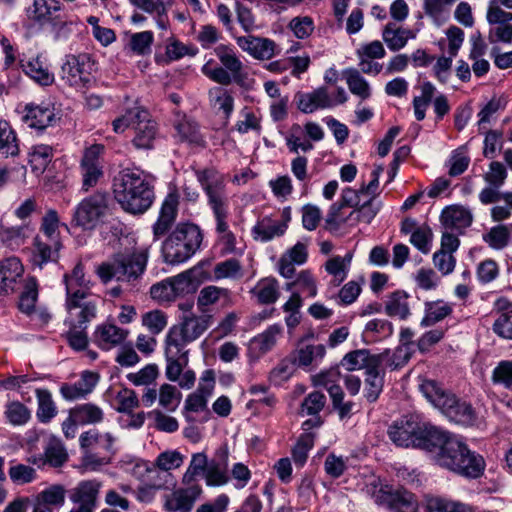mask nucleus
Returning <instances> with one entry per match:
<instances>
[{
  "instance_id": "obj_19",
  "label": "nucleus",
  "mask_w": 512,
  "mask_h": 512,
  "mask_svg": "<svg viewBox=\"0 0 512 512\" xmlns=\"http://www.w3.org/2000/svg\"><path fill=\"white\" fill-rule=\"evenodd\" d=\"M281 334L282 326L279 324H274L269 326L262 333L253 337L248 345L249 357L257 360L272 350Z\"/></svg>"
},
{
  "instance_id": "obj_7",
  "label": "nucleus",
  "mask_w": 512,
  "mask_h": 512,
  "mask_svg": "<svg viewBox=\"0 0 512 512\" xmlns=\"http://www.w3.org/2000/svg\"><path fill=\"white\" fill-rule=\"evenodd\" d=\"M211 320L210 315H184L178 324L169 329L165 343L186 349L189 343L197 340L211 326Z\"/></svg>"
},
{
  "instance_id": "obj_11",
  "label": "nucleus",
  "mask_w": 512,
  "mask_h": 512,
  "mask_svg": "<svg viewBox=\"0 0 512 512\" xmlns=\"http://www.w3.org/2000/svg\"><path fill=\"white\" fill-rule=\"evenodd\" d=\"M104 145L94 144L86 148L80 163L82 188L88 191L94 187L103 176L102 154Z\"/></svg>"
},
{
  "instance_id": "obj_59",
  "label": "nucleus",
  "mask_w": 512,
  "mask_h": 512,
  "mask_svg": "<svg viewBox=\"0 0 512 512\" xmlns=\"http://www.w3.org/2000/svg\"><path fill=\"white\" fill-rule=\"evenodd\" d=\"M182 394L173 385L163 384L159 389V405L168 412H174L179 407Z\"/></svg>"
},
{
  "instance_id": "obj_49",
  "label": "nucleus",
  "mask_w": 512,
  "mask_h": 512,
  "mask_svg": "<svg viewBox=\"0 0 512 512\" xmlns=\"http://www.w3.org/2000/svg\"><path fill=\"white\" fill-rule=\"evenodd\" d=\"M392 488L383 483L381 479L375 475L369 476L364 484L363 491L374 499L375 503L384 505Z\"/></svg>"
},
{
  "instance_id": "obj_43",
  "label": "nucleus",
  "mask_w": 512,
  "mask_h": 512,
  "mask_svg": "<svg viewBox=\"0 0 512 512\" xmlns=\"http://www.w3.org/2000/svg\"><path fill=\"white\" fill-rule=\"evenodd\" d=\"M71 411L79 425L98 424L104 418L103 410L93 403L77 405Z\"/></svg>"
},
{
  "instance_id": "obj_37",
  "label": "nucleus",
  "mask_w": 512,
  "mask_h": 512,
  "mask_svg": "<svg viewBox=\"0 0 512 512\" xmlns=\"http://www.w3.org/2000/svg\"><path fill=\"white\" fill-rule=\"evenodd\" d=\"M384 505L391 512H416L417 510V503L413 494L405 490H391Z\"/></svg>"
},
{
  "instance_id": "obj_50",
  "label": "nucleus",
  "mask_w": 512,
  "mask_h": 512,
  "mask_svg": "<svg viewBox=\"0 0 512 512\" xmlns=\"http://www.w3.org/2000/svg\"><path fill=\"white\" fill-rule=\"evenodd\" d=\"M153 41L154 35L151 31L133 33L125 45V50L137 55H148L151 53Z\"/></svg>"
},
{
  "instance_id": "obj_58",
  "label": "nucleus",
  "mask_w": 512,
  "mask_h": 512,
  "mask_svg": "<svg viewBox=\"0 0 512 512\" xmlns=\"http://www.w3.org/2000/svg\"><path fill=\"white\" fill-rule=\"evenodd\" d=\"M214 278L219 279H240L243 276V270L239 260L230 258L219 262L213 269Z\"/></svg>"
},
{
  "instance_id": "obj_53",
  "label": "nucleus",
  "mask_w": 512,
  "mask_h": 512,
  "mask_svg": "<svg viewBox=\"0 0 512 512\" xmlns=\"http://www.w3.org/2000/svg\"><path fill=\"white\" fill-rule=\"evenodd\" d=\"M325 347L323 345H306L300 347L295 354L294 363L300 367H308L320 360L325 355Z\"/></svg>"
},
{
  "instance_id": "obj_14",
  "label": "nucleus",
  "mask_w": 512,
  "mask_h": 512,
  "mask_svg": "<svg viewBox=\"0 0 512 512\" xmlns=\"http://www.w3.org/2000/svg\"><path fill=\"white\" fill-rule=\"evenodd\" d=\"M188 487L180 488L165 497L164 509L167 512H190L196 500L202 494L200 485L191 483Z\"/></svg>"
},
{
  "instance_id": "obj_31",
  "label": "nucleus",
  "mask_w": 512,
  "mask_h": 512,
  "mask_svg": "<svg viewBox=\"0 0 512 512\" xmlns=\"http://www.w3.org/2000/svg\"><path fill=\"white\" fill-rule=\"evenodd\" d=\"M198 273L199 270L197 268H191L176 276L169 277L176 298L194 293L197 290L200 284Z\"/></svg>"
},
{
  "instance_id": "obj_54",
  "label": "nucleus",
  "mask_w": 512,
  "mask_h": 512,
  "mask_svg": "<svg viewBox=\"0 0 512 512\" xmlns=\"http://www.w3.org/2000/svg\"><path fill=\"white\" fill-rule=\"evenodd\" d=\"M211 104L222 110L228 118L234 109V98L229 91L222 87H213L208 92Z\"/></svg>"
},
{
  "instance_id": "obj_62",
  "label": "nucleus",
  "mask_w": 512,
  "mask_h": 512,
  "mask_svg": "<svg viewBox=\"0 0 512 512\" xmlns=\"http://www.w3.org/2000/svg\"><path fill=\"white\" fill-rule=\"evenodd\" d=\"M202 73L215 83L220 85H230L235 82V77L222 66L215 65L213 60H209L202 67Z\"/></svg>"
},
{
  "instance_id": "obj_40",
  "label": "nucleus",
  "mask_w": 512,
  "mask_h": 512,
  "mask_svg": "<svg viewBox=\"0 0 512 512\" xmlns=\"http://www.w3.org/2000/svg\"><path fill=\"white\" fill-rule=\"evenodd\" d=\"M351 261V253H347L344 257L334 256L326 261L325 270L333 276V282L336 286L340 285L347 278Z\"/></svg>"
},
{
  "instance_id": "obj_42",
  "label": "nucleus",
  "mask_w": 512,
  "mask_h": 512,
  "mask_svg": "<svg viewBox=\"0 0 512 512\" xmlns=\"http://www.w3.org/2000/svg\"><path fill=\"white\" fill-rule=\"evenodd\" d=\"M66 490L62 485H51L37 495V505L44 508H61L65 503Z\"/></svg>"
},
{
  "instance_id": "obj_48",
  "label": "nucleus",
  "mask_w": 512,
  "mask_h": 512,
  "mask_svg": "<svg viewBox=\"0 0 512 512\" xmlns=\"http://www.w3.org/2000/svg\"><path fill=\"white\" fill-rule=\"evenodd\" d=\"M53 157V149L49 145L40 144L32 148L29 163L33 172L42 174Z\"/></svg>"
},
{
  "instance_id": "obj_20",
  "label": "nucleus",
  "mask_w": 512,
  "mask_h": 512,
  "mask_svg": "<svg viewBox=\"0 0 512 512\" xmlns=\"http://www.w3.org/2000/svg\"><path fill=\"white\" fill-rule=\"evenodd\" d=\"M135 117H138V121L134 126L133 144L138 149H151L157 135L156 122L151 119L149 112L145 109Z\"/></svg>"
},
{
  "instance_id": "obj_61",
  "label": "nucleus",
  "mask_w": 512,
  "mask_h": 512,
  "mask_svg": "<svg viewBox=\"0 0 512 512\" xmlns=\"http://www.w3.org/2000/svg\"><path fill=\"white\" fill-rule=\"evenodd\" d=\"M491 381L495 385L512 391V359L501 360L493 369Z\"/></svg>"
},
{
  "instance_id": "obj_5",
  "label": "nucleus",
  "mask_w": 512,
  "mask_h": 512,
  "mask_svg": "<svg viewBox=\"0 0 512 512\" xmlns=\"http://www.w3.org/2000/svg\"><path fill=\"white\" fill-rule=\"evenodd\" d=\"M424 397L439 409L450 421L464 426H472L477 415L471 404L460 401L454 394L444 390L433 380H424L420 385Z\"/></svg>"
},
{
  "instance_id": "obj_6",
  "label": "nucleus",
  "mask_w": 512,
  "mask_h": 512,
  "mask_svg": "<svg viewBox=\"0 0 512 512\" xmlns=\"http://www.w3.org/2000/svg\"><path fill=\"white\" fill-rule=\"evenodd\" d=\"M147 261V250L128 255L119 254L112 262L101 264L97 268V274L104 283H108L113 278L118 281L132 282L144 273Z\"/></svg>"
},
{
  "instance_id": "obj_38",
  "label": "nucleus",
  "mask_w": 512,
  "mask_h": 512,
  "mask_svg": "<svg viewBox=\"0 0 512 512\" xmlns=\"http://www.w3.org/2000/svg\"><path fill=\"white\" fill-rule=\"evenodd\" d=\"M380 367H374L365 372L364 397L370 403L375 402L381 394L384 386V372Z\"/></svg>"
},
{
  "instance_id": "obj_47",
  "label": "nucleus",
  "mask_w": 512,
  "mask_h": 512,
  "mask_svg": "<svg viewBox=\"0 0 512 512\" xmlns=\"http://www.w3.org/2000/svg\"><path fill=\"white\" fill-rule=\"evenodd\" d=\"M38 299V284L34 277H30L24 282V289L19 297L18 307L21 312L29 315L34 312Z\"/></svg>"
},
{
  "instance_id": "obj_35",
  "label": "nucleus",
  "mask_w": 512,
  "mask_h": 512,
  "mask_svg": "<svg viewBox=\"0 0 512 512\" xmlns=\"http://www.w3.org/2000/svg\"><path fill=\"white\" fill-rule=\"evenodd\" d=\"M24 72L37 83L48 86L54 82V75L40 56L31 58L22 64Z\"/></svg>"
},
{
  "instance_id": "obj_56",
  "label": "nucleus",
  "mask_w": 512,
  "mask_h": 512,
  "mask_svg": "<svg viewBox=\"0 0 512 512\" xmlns=\"http://www.w3.org/2000/svg\"><path fill=\"white\" fill-rule=\"evenodd\" d=\"M342 200L347 207H358L359 205L376 202L377 198L361 185L357 190L350 187L343 189Z\"/></svg>"
},
{
  "instance_id": "obj_17",
  "label": "nucleus",
  "mask_w": 512,
  "mask_h": 512,
  "mask_svg": "<svg viewBox=\"0 0 512 512\" xmlns=\"http://www.w3.org/2000/svg\"><path fill=\"white\" fill-rule=\"evenodd\" d=\"M24 267L17 257H9L0 261V296L13 293L20 283Z\"/></svg>"
},
{
  "instance_id": "obj_34",
  "label": "nucleus",
  "mask_w": 512,
  "mask_h": 512,
  "mask_svg": "<svg viewBox=\"0 0 512 512\" xmlns=\"http://www.w3.org/2000/svg\"><path fill=\"white\" fill-rule=\"evenodd\" d=\"M413 37L414 35L411 30L396 27L392 23H388L382 31L383 41L391 51H398L404 48L408 40Z\"/></svg>"
},
{
  "instance_id": "obj_44",
  "label": "nucleus",
  "mask_w": 512,
  "mask_h": 512,
  "mask_svg": "<svg viewBox=\"0 0 512 512\" xmlns=\"http://www.w3.org/2000/svg\"><path fill=\"white\" fill-rule=\"evenodd\" d=\"M346 83L350 92L362 100L371 96V88L367 80L360 74L359 70L349 68L344 71Z\"/></svg>"
},
{
  "instance_id": "obj_30",
  "label": "nucleus",
  "mask_w": 512,
  "mask_h": 512,
  "mask_svg": "<svg viewBox=\"0 0 512 512\" xmlns=\"http://www.w3.org/2000/svg\"><path fill=\"white\" fill-rule=\"evenodd\" d=\"M23 122L30 128L45 129L55 120L54 109L43 105H27Z\"/></svg>"
},
{
  "instance_id": "obj_39",
  "label": "nucleus",
  "mask_w": 512,
  "mask_h": 512,
  "mask_svg": "<svg viewBox=\"0 0 512 512\" xmlns=\"http://www.w3.org/2000/svg\"><path fill=\"white\" fill-rule=\"evenodd\" d=\"M385 312L387 315L398 317L401 320L408 318L410 315L408 295L404 291L391 293L385 304Z\"/></svg>"
},
{
  "instance_id": "obj_36",
  "label": "nucleus",
  "mask_w": 512,
  "mask_h": 512,
  "mask_svg": "<svg viewBox=\"0 0 512 512\" xmlns=\"http://www.w3.org/2000/svg\"><path fill=\"white\" fill-rule=\"evenodd\" d=\"M215 54L226 70L235 77V83L242 82L243 63L236 56L233 49L226 45H219L215 48Z\"/></svg>"
},
{
  "instance_id": "obj_23",
  "label": "nucleus",
  "mask_w": 512,
  "mask_h": 512,
  "mask_svg": "<svg viewBox=\"0 0 512 512\" xmlns=\"http://www.w3.org/2000/svg\"><path fill=\"white\" fill-rule=\"evenodd\" d=\"M382 362V354H371L366 349H360L347 353L341 360V366L347 371L365 369L366 372L374 367H380Z\"/></svg>"
},
{
  "instance_id": "obj_55",
  "label": "nucleus",
  "mask_w": 512,
  "mask_h": 512,
  "mask_svg": "<svg viewBox=\"0 0 512 512\" xmlns=\"http://www.w3.org/2000/svg\"><path fill=\"white\" fill-rule=\"evenodd\" d=\"M451 312L452 308L447 303L440 301L426 303L425 316L421 321V325L423 327L434 325L446 318Z\"/></svg>"
},
{
  "instance_id": "obj_45",
  "label": "nucleus",
  "mask_w": 512,
  "mask_h": 512,
  "mask_svg": "<svg viewBox=\"0 0 512 512\" xmlns=\"http://www.w3.org/2000/svg\"><path fill=\"white\" fill-rule=\"evenodd\" d=\"M38 402L37 418L41 423H48L57 415V407L47 389H36Z\"/></svg>"
},
{
  "instance_id": "obj_8",
  "label": "nucleus",
  "mask_w": 512,
  "mask_h": 512,
  "mask_svg": "<svg viewBox=\"0 0 512 512\" xmlns=\"http://www.w3.org/2000/svg\"><path fill=\"white\" fill-rule=\"evenodd\" d=\"M109 212V195L96 192L75 207L72 224L85 230L94 229Z\"/></svg>"
},
{
  "instance_id": "obj_33",
  "label": "nucleus",
  "mask_w": 512,
  "mask_h": 512,
  "mask_svg": "<svg viewBox=\"0 0 512 512\" xmlns=\"http://www.w3.org/2000/svg\"><path fill=\"white\" fill-rule=\"evenodd\" d=\"M441 221L448 228L462 229L471 225L472 214L465 207L454 205L442 211Z\"/></svg>"
},
{
  "instance_id": "obj_57",
  "label": "nucleus",
  "mask_w": 512,
  "mask_h": 512,
  "mask_svg": "<svg viewBox=\"0 0 512 512\" xmlns=\"http://www.w3.org/2000/svg\"><path fill=\"white\" fill-rule=\"evenodd\" d=\"M175 128L181 141L196 145H202L204 143L198 125L194 121L183 118L176 124Z\"/></svg>"
},
{
  "instance_id": "obj_51",
  "label": "nucleus",
  "mask_w": 512,
  "mask_h": 512,
  "mask_svg": "<svg viewBox=\"0 0 512 512\" xmlns=\"http://www.w3.org/2000/svg\"><path fill=\"white\" fill-rule=\"evenodd\" d=\"M420 89L421 95L413 99L414 114L418 121L425 118L426 109L436 93V87L429 81L423 82Z\"/></svg>"
},
{
  "instance_id": "obj_26",
  "label": "nucleus",
  "mask_w": 512,
  "mask_h": 512,
  "mask_svg": "<svg viewBox=\"0 0 512 512\" xmlns=\"http://www.w3.org/2000/svg\"><path fill=\"white\" fill-rule=\"evenodd\" d=\"M61 244L59 240H48L38 235L34 238L32 262L42 268L49 262L57 261Z\"/></svg>"
},
{
  "instance_id": "obj_27",
  "label": "nucleus",
  "mask_w": 512,
  "mask_h": 512,
  "mask_svg": "<svg viewBox=\"0 0 512 512\" xmlns=\"http://www.w3.org/2000/svg\"><path fill=\"white\" fill-rule=\"evenodd\" d=\"M98 382V375L94 372L85 371L81 378L74 384H65L60 388L62 396L66 400H77L90 394Z\"/></svg>"
},
{
  "instance_id": "obj_63",
  "label": "nucleus",
  "mask_w": 512,
  "mask_h": 512,
  "mask_svg": "<svg viewBox=\"0 0 512 512\" xmlns=\"http://www.w3.org/2000/svg\"><path fill=\"white\" fill-rule=\"evenodd\" d=\"M5 416L8 422L14 426L26 424L30 417V410L21 402L13 401L6 405Z\"/></svg>"
},
{
  "instance_id": "obj_41",
  "label": "nucleus",
  "mask_w": 512,
  "mask_h": 512,
  "mask_svg": "<svg viewBox=\"0 0 512 512\" xmlns=\"http://www.w3.org/2000/svg\"><path fill=\"white\" fill-rule=\"evenodd\" d=\"M261 304H271L279 297L278 282L274 278L261 279L250 291Z\"/></svg>"
},
{
  "instance_id": "obj_2",
  "label": "nucleus",
  "mask_w": 512,
  "mask_h": 512,
  "mask_svg": "<svg viewBox=\"0 0 512 512\" xmlns=\"http://www.w3.org/2000/svg\"><path fill=\"white\" fill-rule=\"evenodd\" d=\"M113 193L120 206L131 214H142L153 203L154 192L140 170L124 169L113 181Z\"/></svg>"
},
{
  "instance_id": "obj_46",
  "label": "nucleus",
  "mask_w": 512,
  "mask_h": 512,
  "mask_svg": "<svg viewBox=\"0 0 512 512\" xmlns=\"http://www.w3.org/2000/svg\"><path fill=\"white\" fill-rule=\"evenodd\" d=\"M220 299L230 300V291L226 288L209 285L202 288L197 297V306L200 311L205 312L206 307L217 303Z\"/></svg>"
},
{
  "instance_id": "obj_9",
  "label": "nucleus",
  "mask_w": 512,
  "mask_h": 512,
  "mask_svg": "<svg viewBox=\"0 0 512 512\" xmlns=\"http://www.w3.org/2000/svg\"><path fill=\"white\" fill-rule=\"evenodd\" d=\"M93 66L87 53L67 55L61 68V78L72 87H86L91 82Z\"/></svg>"
},
{
  "instance_id": "obj_13",
  "label": "nucleus",
  "mask_w": 512,
  "mask_h": 512,
  "mask_svg": "<svg viewBox=\"0 0 512 512\" xmlns=\"http://www.w3.org/2000/svg\"><path fill=\"white\" fill-rule=\"evenodd\" d=\"M421 422L416 416H404L395 421L388 430L390 440L400 447H415Z\"/></svg>"
},
{
  "instance_id": "obj_25",
  "label": "nucleus",
  "mask_w": 512,
  "mask_h": 512,
  "mask_svg": "<svg viewBox=\"0 0 512 512\" xmlns=\"http://www.w3.org/2000/svg\"><path fill=\"white\" fill-rule=\"evenodd\" d=\"M128 336V330L114 324L99 325L94 332V342L102 350H111L120 345Z\"/></svg>"
},
{
  "instance_id": "obj_12",
  "label": "nucleus",
  "mask_w": 512,
  "mask_h": 512,
  "mask_svg": "<svg viewBox=\"0 0 512 512\" xmlns=\"http://www.w3.org/2000/svg\"><path fill=\"white\" fill-rule=\"evenodd\" d=\"M453 436L454 434L429 423H421L415 447L433 454L434 460L437 462V457L444 451V447L448 445V441H450Z\"/></svg>"
},
{
  "instance_id": "obj_52",
  "label": "nucleus",
  "mask_w": 512,
  "mask_h": 512,
  "mask_svg": "<svg viewBox=\"0 0 512 512\" xmlns=\"http://www.w3.org/2000/svg\"><path fill=\"white\" fill-rule=\"evenodd\" d=\"M18 152L15 132L7 121L0 120V153L6 156H15Z\"/></svg>"
},
{
  "instance_id": "obj_22",
  "label": "nucleus",
  "mask_w": 512,
  "mask_h": 512,
  "mask_svg": "<svg viewBox=\"0 0 512 512\" xmlns=\"http://www.w3.org/2000/svg\"><path fill=\"white\" fill-rule=\"evenodd\" d=\"M297 107L303 113H313L318 109H327L334 106L326 87H319L310 93H298Z\"/></svg>"
},
{
  "instance_id": "obj_21",
  "label": "nucleus",
  "mask_w": 512,
  "mask_h": 512,
  "mask_svg": "<svg viewBox=\"0 0 512 512\" xmlns=\"http://www.w3.org/2000/svg\"><path fill=\"white\" fill-rule=\"evenodd\" d=\"M101 486L102 484L98 480H83L71 490L70 500L74 504L94 511L97 506Z\"/></svg>"
},
{
  "instance_id": "obj_1",
  "label": "nucleus",
  "mask_w": 512,
  "mask_h": 512,
  "mask_svg": "<svg viewBox=\"0 0 512 512\" xmlns=\"http://www.w3.org/2000/svg\"><path fill=\"white\" fill-rule=\"evenodd\" d=\"M195 175L205 193L207 205L215 219V232L217 243L221 247V253L223 255L241 254L242 251L236 246V236L229 228L230 202L224 175L215 169L197 170Z\"/></svg>"
},
{
  "instance_id": "obj_10",
  "label": "nucleus",
  "mask_w": 512,
  "mask_h": 512,
  "mask_svg": "<svg viewBox=\"0 0 512 512\" xmlns=\"http://www.w3.org/2000/svg\"><path fill=\"white\" fill-rule=\"evenodd\" d=\"M68 316L65 323L69 327H86L97 314V302L88 295L66 297Z\"/></svg>"
},
{
  "instance_id": "obj_60",
  "label": "nucleus",
  "mask_w": 512,
  "mask_h": 512,
  "mask_svg": "<svg viewBox=\"0 0 512 512\" xmlns=\"http://www.w3.org/2000/svg\"><path fill=\"white\" fill-rule=\"evenodd\" d=\"M58 10V2L54 0H34L33 4L27 9V15L32 20L42 22L45 21L52 12Z\"/></svg>"
},
{
  "instance_id": "obj_16",
  "label": "nucleus",
  "mask_w": 512,
  "mask_h": 512,
  "mask_svg": "<svg viewBox=\"0 0 512 512\" xmlns=\"http://www.w3.org/2000/svg\"><path fill=\"white\" fill-rule=\"evenodd\" d=\"M214 388V378L210 371H207L202 376L201 382L197 390L188 395L184 405V416L188 421H191L189 413H198L204 411L207 407L208 398L211 396Z\"/></svg>"
},
{
  "instance_id": "obj_29",
  "label": "nucleus",
  "mask_w": 512,
  "mask_h": 512,
  "mask_svg": "<svg viewBox=\"0 0 512 512\" xmlns=\"http://www.w3.org/2000/svg\"><path fill=\"white\" fill-rule=\"evenodd\" d=\"M66 297L88 295L91 282L85 277L84 266L77 263L70 274L64 275Z\"/></svg>"
},
{
  "instance_id": "obj_64",
  "label": "nucleus",
  "mask_w": 512,
  "mask_h": 512,
  "mask_svg": "<svg viewBox=\"0 0 512 512\" xmlns=\"http://www.w3.org/2000/svg\"><path fill=\"white\" fill-rule=\"evenodd\" d=\"M314 445V434H302L292 449V458L295 464L303 466L308 458V453Z\"/></svg>"
},
{
  "instance_id": "obj_18",
  "label": "nucleus",
  "mask_w": 512,
  "mask_h": 512,
  "mask_svg": "<svg viewBox=\"0 0 512 512\" xmlns=\"http://www.w3.org/2000/svg\"><path fill=\"white\" fill-rule=\"evenodd\" d=\"M236 43L243 51L255 59L268 60L276 53L275 42L268 38L240 36L236 38Z\"/></svg>"
},
{
  "instance_id": "obj_4",
  "label": "nucleus",
  "mask_w": 512,
  "mask_h": 512,
  "mask_svg": "<svg viewBox=\"0 0 512 512\" xmlns=\"http://www.w3.org/2000/svg\"><path fill=\"white\" fill-rule=\"evenodd\" d=\"M436 463L451 472L472 479L480 477L485 469L484 458L470 450L457 435L448 441Z\"/></svg>"
},
{
  "instance_id": "obj_28",
  "label": "nucleus",
  "mask_w": 512,
  "mask_h": 512,
  "mask_svg": "<svg viewBox=\"0 0 512 512\" xmlns=\"http://www.w3.org/2000/svg\"><path fill=\"white\" fill-rule=\"evenodd\" d=\"M228 452L226 449L218 451L217 458L212 460L205 472L206 484L208 486H222L229 481L227 473Z\"/></svg>"
},
{
  "instance_id": "obj_32",
  "label": "nucleus",
  "mask_w": 512,
  "mask_h": 512,
  "mask_svg": "<svg viewBox=\"0 0 512 512\" xmlns=\"http://www.w3.org/2000/svg\"><path fill=\"white\" fill-rule=\"evenodd\" d=\"M288 225L285 222L275 221L271 218H263L258 221L252 229V234L255 240L267 242L275 237L282 236Z\"/></svg>"
},
{
  "instance_id": "obj_24",
  "label": "nucleus",
  "mask_w": 512,
  "mask_h": 512,
  "mask_svg": "<svg viewBox=\"0 0 512 512\" xmlns=\"http://www.w3.org/2000/svg\"><path fill=\"white\" fill-rule=\"evenodd\" d=\"M187 349L179 348L171 343H165V359H166V377L170 381H177L180 378L184 368L188 364Z\"/></svg>"
},
{
  "instance_id": "obj_3",
  "label": "nucleus",
  "mask_w": 512,
  "mask_h": 512,
  "mask_svg": "<svg viewBox=\"0 0 512 512\" xmlns=\"http://www.w3.org/2000/svg\"><path fill=\"white\" fill-rule=\"evenodd\" d=\"M203 234L194 223L181 222L161 245V255L166 264L178 265L189 260L200 248Z\"/></svg>"
},
{
  "instance_id": "obj_15",
  "label": "nucleus",
  "mask_w": 512,
  "mask_h": 512,
  "mask_svg": "<svg viewBox=\"0 0 512 512\" xmlns=\"http://www.w3.org/2000/svg\"><path fill=\"white\" fill-rule=\"evenodd\" d=\"M179 195L176 191L165 197L157 221L152 226L155 240L163 237L172 227L177 218Z\"/></svg>"
}]
</instances>
